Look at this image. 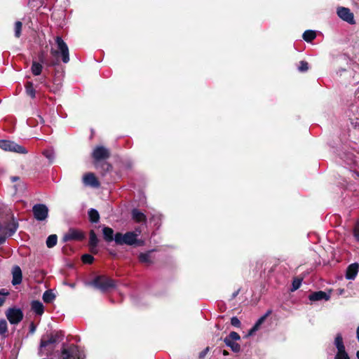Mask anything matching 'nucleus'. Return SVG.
Masks as SVG:
<instances>
[{"label": "nucleus", "mask_w": 359, "mask_h": 359, "mask_svg": "<svg viewBox=\"0 0 359 359\" xmlns=\"http://www.w3.org/2000/svg\"><path fill=\"white\" fill-rule=\"evenodd\" d=\"M50 54L55 60L53 62L52 65H57L60 59H61L64 63H67L69 61L68 46L60 36L55 37V43L51 46Z\"/></svg>", "instance_id": "obj_1"}, {"label": "nucleus", "mask_w": 359, "mask_h": 359, "mask_svg": "<svg viewBox=\"0 0 359 359\" xmlns=\"http://www.w3.org/2000/svg\"><path fill=\"white\" fill-rule=\"evenodd\" d=\"M60 334H50L41 337L39 348L40 356L48 355L53 351L55 344L59 341Z\"/></svg>", "instance_id": "obj_2"}, {"label": "nucleus", "mask_w": 359, "mask_h": 359, "mask_svg": "<svg viewBox=\"0 0 359 359\" xmlns=\"http://www.w3.org/2000/svg\"><path fill=\"white\" fill-rule=\"evenodd\" d=\"M141 231L137 229L135 231H128L123 234L121 233H116L114 235V241L117 245H140L143 243L140 241L137 238L140 236Z\"/></svg>", "instance_id": "obj_3"}, {"label": "nucleus", "mask_w": 359, "mask_h": 359, "mask_svg": "<svg viewBox=\"0 0 359 359\" xmlns=\"http://www.w3.org/2000/svg\"><path fill=\"white\" fill-rule=\"evenodd\" d=\"M89 284L102 292H106L110 288L115 287L114 281L112 279L104 276L96 277Z\"/></svg>", "instance_id": "obj_4"}, {"label": "nucleus", "mask_w": 359, "mask_h": 359, "mask_svg": "<svg viewBox=\"0 0 359 359\" xmlns=\"http://www.w3.org/2000/svg\"><path fill=\"white\" fill-rule=\"evenodd\" d=\"M0 148L5 151L20 154L27 153V150L23 147L9 140H0Z\"/></svg>", "instance_id": "obj_5"}, {"label": "nucleus", "mask_w": 359, "mask_h": 359, "mask_svg": "<svg viewBox=\"0 0 359 359\" xmlns=\"http://www.w3.org/2000/svg\"><path fill=\"white\" fill-rule=\"evenodd\" d=\"M6 316L11 324H18L22 320L23 313L20 309L14 307L8 309Z\"/></svg>", "instance_id": "obj_6"}, {"label": "nucleus", "mask_w": 359, "mask_h": 359, "mask_svg": "<svg viewBox=\"0 0 359 359\" xmlns=\"http://www.w3.org/2000/svg\"><path fill=\"white\" fill-rule=\"evenodd\" d=\"M61 359H81V353L76 346L63 348L61 353Z\"/></svg>", "instance_id": "obj_7"}, {"label": "nucleus", "mask_w": 359, "mask_h": 359, "mask_svg": "<svg viewBox=\"0 0 359 359\" xmlns=\"http://www.w3.org/2000/svg\"><path fill=\"white\" fill-rule=\"evenodd\" d=\"M33 213L36 220L43 221L48 215V209L43 204H36L33 207Z\"/></svg>", "instance_id": "obj_8"}, {"label": "nucleus", "mask_w": 359, "mask_h": 359, "mask_svg": "<svg viewBox=\"0 0 359 359\" xmlns=\"http://www.w3.org/2000/svg\"><path fill=\"white\" fill-rule=\"evenodd\" d=\"M337 15L343 20L347 22L351 25L355 23L354 17L353 13L351 12L350 9L345 7H339L337 8Z\"/></svg>", "instance_id": "obj_9"}, {"label": "nucleus", "mask_w": 359, "mask_h": 359, "mask_svg": "<svg viewBox=\"0 0 359 359\" xmlns=\"http://www.w3.org/2000/svg\"><path fill=\"white\" fill-rule=\"evenodd\" d=\"M92 156L95 161H100L108 158L109 151L107 148L102 146H98L94 149Z\"/></svg>", "instance_id": "obj_10"}, {"label": "nucleus", "mask_w": 359, "mask_h": 359, "mask_svg": "<svg viewBox=\"0 0 359 359\" xmlns=\"http://www.w3.org/2000/svg\"><path fill=\"white\" fill-rule=\"evenodd\" d=\"M84 235L83 233L74 229H70L63 236V241L65 242L70 241H81L83 239Z\"/></svg>", "instance_id": "obj_11"}, {"label": "nucleus", "mask_w": 359, "mask_h": 359, "mask_svg": "<svg viewBox=\"0 0 359 359\" xmlns=\"http://www.w3.org/2000/svg\"><path fill=\"white\" fill-rule=\"evenodd\" d=\"M39 60L40 62H37L34 60L32 62V65L31 67V71L33 75L34 76H39L41 74L42 69H43V63L45 61L43 54L41 53L39 55Z\"/></svg>", "instance_id": "obj_12"}, {"label": "nucleus", "mask_w": 359, "mask_h": 359, "mask_svg": "<svg viewBox=\"0 0 359 359\" xmlns=\"http://www.w3.org/2000/svg\"><path fill=\"white\" fill-rule=\"evenodd\" d=\"M83 181L85 185L90 186L91 187L97 188L100 187V183L93 173H87L83 177Z\"/></svg>", "instance_id": "obj_13"}, {"label": "nucleus", "mask_w": 359, "mask_h": 359, "mask_svg": "<svg viewBox=\"0 0 359 359\" xmlns=\"http://www.w3.org/2000/svg\"><path fill=\"white\" fill-rule=\"evenodd\" d=\"M359 271V264L353 263L350 264L346 272V278L348 280H353L356 277Z\"/></svg>", "instance_id": "obj_14"}, {"label": "nucleus", "mask_w": 359, "mask_h": 359, "mask_svg": "<svg viewBox=\"0 0 359 359\" xmlns=\"http://www.w3.org/2000/svg\"><path fill=\"white\" fill-rule=\"evenodd\" d=\"M12 276H13V280L12 283L13 285H18L22 282V271L21 269L18 266H15L12 269Z\"/></svg>", "instance_id": "obj_15"}, {"label": "nucleus", "mask_w": 359, "mask_h": 359, "mask_svg": "<svg viewBox=\"0 0 359 359\" xmlns=\"http://www.w3.org/2000/svg\"><path fill=\"white\" fill-rule=\"evenodd\" d=\"M270 311H268L264 316L259 318L254 326L249 330L248 336L254 334L259 328L262 324L265 321L266 317L269 315Z\"/></svg>", "instance_id": "obj_16"}, {"label": "nucleus", "mask_w": 359, "mask_h": 359, "mask_svg": "<svg viewBox=\"0 0 359 359\" xmlns=\"http://www.w3.org/2000/svg\"><path fill=\"white\" fill-rule=\"evenodd\" d=\"M329 299L330 296L323 291L316 292L309 295V299L311 301L328 300Z\"/></svg>", "instance_id": "obj_17"}, {"label": "nucleus", "mask_w": 359, "mask_h": 359, "mask_svg": "<svg viewBox=\"0 0 359 359\" xmlns=\"http://www.w3.org/2000/svg\"><path fill=\"white\" fill-rule=\"evenodd\" d=\"M5 229L6 233L5 234V239L7 236H12L18 229V224L16 222L13 221L12 223L7 224L6 226H3Z\"/></svg>", "instance_id": "obj_18"}, {"label": "nucleus", "mask_w": 359, "mask_h": 359, "mask_svg": "<svg viewBox=\"0 0 359 359\" xmlns=\"http://www.w3.org/2000/svg\"><path fill=\"white\" fill-rule=\"evenodd\" d=\"M102 233L104 239L107 242H111L112 241H114V230L108 226H104L102 228Z\"/></svg>", "instance_id": "obj_19"}, {"label": "nucleus", "mask_w": 359, "mask_h": 359, "mask_svg": "<svg viewBox=\"0 0 359 359\" xmlns=\"http://www.w3.org/2000/svg\"><path fill=\"white\" fill-rule=\"evenodd\" d=\"M32 309L35 313L38 315H42L44 311L43 305L39 301L32 302Z\"/></svg>", "instance_id": "obj_20"}, {"label": "nucleus", "mask_w": 359, "mask_h": 359, "mask_svg": "<svg viewBox=\"0 0 359 359\" xmlns=\"http://www.w3.org/2000/svg\"><path fill=\"white\" fill-rule=\"evenodd\" d=\"M133 219L137 222H144L146 219V216L144 213L140 212L137 209H134L132 212Z\"/></svg>", "instance_id": "obj_21"}, {"label": "nucleus", "mask_w": 359, "mask_h": 359, "mask_svg": "<svg viewBox=\"0 0 359 359\" xmlns=\"http://www.w3.org/2000/svg\"><path fill=\"white\" fill-rule=\"evenodd\" d=\"M225 344L230 347L233 352H239L241 350L240 345L236 342L237 341H230L229 339H224Z\"/></svg>", "instance_id": "obj_22"}, {"label": "nucleus", "mask_w": 359, "mask_h": 359, "mask_svg": "<svg viewBox=\"0 0 359 359\" xmlns=\"http://www.w3.org/2000/svg\"><path fill=\"white\" fill-rule=\"evenodd\" d=\"M88 217L90 221L93 223H97L100 220V215L99 212L93 208H91L88 211Z\"/></svg>", "instance_id": "obj_23"}, {"label": "nucleus", "mask_w": 359, "mask_h": 359, "mask_svg": "<svg viewBox=\"0 0 359 359\" xmlns=\"http://www.w3.org/2000/svg\"><path fill=\"white\" fill-rule=\"evenodd\" d=\"M334 344L336 346L337 351L345 349V346L343 342V338L340 333L336 335L334 339Z\"/></svg>", "instance_id": "obj_24"}, {"label": "nucleus", "mask_w": 359, "mask_h": 359, "mask_svg": "<svg viewBox=\"0 0 359 359\" xmlns=\"http://www.w3.org/2000/svg\"><path fill=\"white\" fill-rule=\"evenodd\" d=\"M316 37V32L312 30H306L303 34V39L307 41L310 42L313 40Z\"/></svg>", "instance_id": "obj_25"}, {"label": "nucleus", "mask_w": 359, "mask_h": 359, "mask_svg": "<svg viewBox=\"0 0 359 359\" xmlns=\"http://www.w3.org/2000/svg\"><path fill=\"white\" fill-rule=\"evenodd\" d=\"M55 298V294L50 290H46L43 294V300L46 303H50Z\"/></svg>", "instance_id": "obj_26"}, {"label": "nucleus", "mask_w": 359, "mask_h": 359, "mask_svg": "<svg viewBox=\"0 0 359 359\" xmlns=\"http://www.w3.org/2000/svg\"><path fill=\"white\" fill-rule=\"evenodd\" d=\"M98 238L93 230L90 231L89 246H97Z\"/></svg>", "instance_id": "obj_27"}, {"label": "nucleus", "mask_w": 359, "mask_h": 359, "mask_svg": "<svg viewBox=\"0 0 359 359\" xmlns=\"http://www.w3.org/2000/svg\"><path fill=\"white\" fill-rule=\"evenodd\" d=\"M57 237L55 234L49 236L46 240V245L48 248H53L57 244Z\"/></svg>", "instance_id": "obj_28"}, {"label": "nucleus", "mask_w": 359, "mask_h": 359, "mask_svg": "<svg viewBox=\"0 0 359 359\" xmlns=\"http://www.w3.org/2000/svg\"><path fill=\"white\" fill-rule=\"evenodd\" d=\"M139 259L142 263L144 264H150L151 262L150 258V252L141 253L139 255Z\"/></svg>", "instance_id": "obj_29"}, {"label": "nucleus", "mask_w": 359, "mask_h": 359, "mask_svg": "<svg viewBox=\"0 0 359 359\" xmlns=\"http://www.w3.org/2000/svg\"><path fill=\"white\" fill-rule=\"evenodd\" d=\"M26 93L31 97L34 98L35 97V90L33 87V84L32 82H27L26 86Z\"/></svg>", "instance_id": "obj_30"}, {"label": "nucleus", "mask_w": 359, "mask_h": 359, "mask_svg": "<svg viewBox=\"0 0 359 359\" xmlns=\"http://www.w3.org/2000/svg\"><path fill=\"white\" fill-rule=\"evenodd\" d=\"M334 359H350L345 349L339 350L334 357Z\"/></svg>", "instance_id": "obj_31"}, {"label": "nucleus", "mask_w": 359, "mask_h": 359, "mask_svg": "<svg viewBox=\"0 0 359 359\" xmlns=\"http://www.w3.org/2000/svg\"><path fill=\"white\" fill-rule=\"evenodd\" d=\"M22 24L20 21H17L15 23V36L17 38H19L21 35Z\"/></svg>", "instance_id": "obj_32"}, {"label": "nucleus", "mask_w": 359, "mask_h": 359, "mask_svg": "<svg viewBox=\"0 0 359 359\" xmlns=\"http://www.w3.org/2000/svg\"><path fill=\"white\" fill-rule=\"evenodd\" d=\"M8 330L7 328V323L6 320L1 319L0 320V335L4 334Z\"/></svg>", "instance_id": "obj_33"}, {"label": "nucleus", "mask_w": 359, "mask_h": 359, "mask_svg": "<svg viewBox=\"0 0 359 359\" xmlns=\"http://www.w3.org/2000/svg\"><path fill=\"white\" fill-rule=\"evenodd\" d=\"M224 339H229L230 341H238L241 339V337L237 332H231L228 337L224 338Z\"/></svg>", "instance_id": "obj_34"}, {"label": "nucleus", "mask_w": 359, "mask_h": 359, "mask_svg": "<svg viewBox=\"0 0 359 359\" xmlns=\"http://www.w3.org/2000/svg\"><path fill=\"white\" fill-rule=\"evenodd\" d=\"M43 154L50 161H53L55 158V153L53 150H46Z\"/></svg>", "instance_id": "obj_35"}, {"label": "nucleus", "mask_w": 359, "mask_h": 359, "mask_svg": "<svg viewBox=\"0 0 359 359\" xmlns=\"http://www.w3.org/2000/svg\"><path fill=\"white\" fill-rule=\"evenodd\" d=\"M298 69L299 72H306L309 69V64L306 61H301L299 62V65L298 67Z\"/></svg>", "instance_id": "obj_36"}, {"label": "nucleus", "mask_w": 359, "mask_h": 359, "mask_svg": "<svg viewBox=\"0 0 359 359\" xmlns=\"http://www.w3.org/2000/svg\"><path fill=\"white\" fill-rule=\"evenodd\" d=\"M301 284H302V280H300V279H294L293 280V282H292V285L291 290L292 291L297 290V289L299 288V287L301 286Z\"/></svg>", "instance_id": "obj_37"}, {"label": "nucleus", "mask_w": 359, "mask_h": 359, "mask_svg": "<svg viewBox=\"0 0 359 359\" xmlns=\"http://www.w3.org/2000/svg\"><path fill=\"white\" fill-rule=\"evenodd\" d=\"M82 260L84 263L91 264L93 262L94 258L90 255L86 254L83 255Z\"/></svg>", "instance_id": "obj_38"}, {"label": "nucleus", "mask_w": 359, "mask_h": 359, "mask_svg": "<svg viewBox=\"0 0 359 359\" xmlns=\"http://www.w3.org/2000/svg\"><path fill=\"white\" fill-rule=\"evenodd\" d=\"M6 233L3 225L0 224V245L5 241V234Z\"/></svg>", "instance_id": "obj_39"}, {"label": "nucleus", "mask_w": 359, "mask_h": 359, "mask_svg": "<svg viewBox=\"0 0 359 359\" xmlns=\"http://www.w3.org/2000/svg\"><path fill=\"white\" fill-rule=\"evenodd\" d=\"M231 324L236 327H239L241 326V321L237 317H232L231 318Z\"/></svg>", "instance_id": "obj_40"}, {"label": "nucleus", "mask_w": 359, "mask_h": 359, "mask_svg": "<svg viewBox=\"0 0 359 359\" xmlns=\"http://www.w3.org/2000/svg\"><path fill=\"white\" fill-rule=\"evenodd\" d=\"M353 235L357 241L359 242V224H357L353 229Z\"/></svg>", "instance_id": "obj_41"}, {"label": "nucleus", "mask_w": 359, "mask_h": 359, "mask_svg": "<svg viewBox=\"0 0 359 359\" xmlns=\"http://www.w3.org/2000/svg\"><path fill=\"white\" fill-rule=\"evenodd\" d=\"M209 351V348L207 347L206 348H205L203 351H201L199 354V358L203 359L205 355L207 354V353Z\"/></svg>", "instance_id": "obj_42"}, {"label": "nucleus", "mask_w": 359, "mask_h": 359, "mask_svg": "<svg viewBox=\"0 0 359 359\" xmlns=\"http://www.w3.org/2000/svg\"><path fill=\"white\" fill-rule=\"evenodd\" d=\"M90 252H91L92 253H94V254L97 253V246H95V247L90 246Z\"/></svg>", "instance_id": "obj_43"}, {"label": "nucleus", "mask_w": 359, "mask_h": 359, "mask_svg": "<svg viewBox=\"0 0 359 359\" xmlns=\"http://www.w3.org/2000/svg\"><path fill=\"white\" fill-rule=\"evenodd\" d=\"M4 301H5V297L0 292V306H1L4 304Z\"/></svg>", "instance_id": "obj_44"}, {"label": "nucleus", "mask_w": 359, "mask_h": 359, "mask_svg": "<svg viewBox=\"0 0 359 359\" xmlns=\"http://www.w3.org/2000/svg\"><path fill=\"white\" fill-rule=\"evenodd\" d=\"M11 179V181L14 182L18 180L19 177L15 176V177H12Z\"/></svg>", "instance_id": "obj_45"}, {"label": "nucleus", "mask_w": 359, "mask_h": 359, "mask_svg": "<svg viewBox=\"0 0 359 359\" xmlns=\"http://www.w3.org/2000/svg\"><path fill=\"white\" fill-rule=\"evenodd\" d=\"M356 337H357L358 341H359V326L358 327L357 330H356Z\"/></svg>", "instance_id": "obj_46"}, {"label": "nucleus", "mask_w": 359, "mask_h": 359, "mask_svg": "<svg viewBox=\"0 0 359 359\" xmlns=\"http://www.w3.org/2000/svg\"><path fill=\"white\" fill-rule=\"evenodd\" d=\"M223 355H228V352L226 351H223Z\"/></svg>", "instance_id": "obj_47"}, {"label": "nucleus", "mask_w": 359, "mask_h": 359, "mask_svg": "<svg viewBox=\"0 0 359 359\" xmlns=\"http://www.w3.org/2000/svg\"><path fill=\"white\" fill-rule=\"evenodd\" d=\"M356 357L358 359H359V351L356 352Z\"/></svg>", "instance_id": "obj_48"}]
</instances>
